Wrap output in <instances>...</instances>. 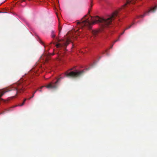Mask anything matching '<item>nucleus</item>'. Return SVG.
Returning <instances> with one entry per match:
<instances>
[{
    "instance_id": "obj_1",
    "label": "nucleus",
    "mask_w": 157,
    "mask_h": 157,
    "mask_svg": "<svg viewBox=\"0 0 157 157\" xmlns=\"http://www.w3.org/2000/svg\"><path fill=\"white\" fill-rule=\"evenodd\" d=\"M117 15L118 12L116 11L111 16L105 18H101L97 16L93 17H91L90 19L89 20L88 18H86V16L84 18V20L82 21V23L78 22L77 24H81L82 26H86L89 29H91L92 25L96 23L98 24L103 28H106L112 24L113 21Z\"/></svg>"
},
{
    "instance_id": "obj_2",
    "label": "nucleus",
    "mask_w": 157,
    "mask_h": 157,
    "mask_svg": "<svg viewBox=\"0 0 157 157\" xmlns=\"http://www.w3.org/2000/svg\"><path fill=\"white\" fill-rule=\"evenodd\" d=\"M25 88L22 84L18 82L11 86L0 90V98L4 94L10 91H13L16 96L17 94L23 93Z\"/></svg>"
},
{
    "instance_id": "obj_3",
    "label": "nucleus",
    "mask_w": 157,
    "mask_h": 157,
    "mask_svg": "<svg viewBox=\"0 0 157 157\" xmlns=\"http://www.w3.org/2000/svg\"><path fill=\"white\" fill-rule=\"evenodd\" d=\"M59 42L57 44L56 46L57 48H63V50L66 49L67 46L69 44L71 40L69 38H67L65 40H60L57 39Z\"/></svg>"
},
{
    "instance_id": "obj_4",
    "label": "nucleus",
    "mask_w": 157,
    "mask_h": 157,
    "mask_svg": "<svg viewBox=\"0 0 157 157\" xmlns=\"http://www.w3.org/2000/svg\"><path fill=\"white\" fill-rule=\"evenodd\" d=\"M85 73L84 70H82L80 71H71L68 73L66 72L65 73L66 76L67 77H71L73 78H78L82 75Z\"/></svg>"
},
{
    "instance_id": "obj_5",
    "label": "nucleus",
    "mask_w": 157,
    "mask_h": 157,
    "mask_svg": "<svg viewBox=\"0 0 157 157\" xmlns=\"http://www.w3.org/2000/svg\"><path fill=\"white\" fill-rule=\"evenodd\" d=\"M62 78H60L57 79L56 81L55 82H51L49 83L48 85L46 86L45 87L49 89H56L58 87V85L57 83L59 81L60 79Z\"/></svg>"
},
{
    "instance_id": "obj_6",
    "label": "nucleus",
    "mask_w": 157,
    "mask_h": 157,
    "mask_svg": "<svg viewBox=\"0 0 157 157\" xmlns=\"http://www.w3.org/2000/svg\"><path fill=\"white\" fill-rule=\"evenodd\" d=\"M157 8V5H156L154 7L151 8L149 10L145 12L144 14L138 16L137 18H143L146 15H148V14L150 12H154Z\"/></svg>"
},
{
    "instance_id": "obj_7",
    "label": "nucleus",
    "mask_w": 157,
    "mask_h": 157,
    "mask_svg": "<svg viewBox=\"0 0 157 157\" xmlns=\"http://www.w3.org/2000/svg\"><path fill=\"white\" fill-rule=\"evenodd\" d=\"M136 0H126V3L125 4L124 6H126L128 4H134L135 3Z\"/></svg>"
},
{
    "instance_id": "obj_8",
    "label": "nucleus",
    "mask_w": 157,
    "mask_h": 157,
    "mask_svg": "<svg viewBox=\"0 0 157 157\" xmlns=\"http://www.w3.org/2000/svg\"><path fill=\"white\" fill-rule=\"evenodd\" d=\"M98 31L93 30L92 31V33L94 37L96 36L98 34Z\"/></svg>"
},
{
    "instance_id": "obj_9",
    "label": "nucleus",
    "mask_w": 157,
    "mask_h": 157,
    "mask_svg": "<svg viewBox=\"0 0 157 157\" xmlns=\"http://www.w3.org/2000/svg\"><path fill=\"white\" fill-rule=\"evenodd\" d=\"M38 89H37L36 91H35L33 94V95H32V96L30 98H29L28 99L29 100L31 98H33V97L34 96V94H35L36 93V91H38Z\"/></svg>"
},
{
    "instance_id": "obj_10",
    "label": "nucleus",
    "mask_w": 157,
    "mask_h": 157,
    "mask_svg": "<svg viewBox=\"0 0 157 157\" xmlns=\"http://www.w3.org/2000/svg\"><path fill=\"white\" fill-rule=\"evenodd\" d=\"M26 100H27V99L26 98L23 101L22 103V104H19V105H18V106H22L24 104Z\"/></svg>"
},
{
    "instance_id": "obj_11",
    "label": "nucleus",
    "mask_w": 157,
    "mask_h": 157,
    "mask_svg": "<svg viewBox=\"0 0 157 157\" xmlns=\"http://www.w3.org/2000/svg\"><path fill=\"white\" fill-rule=\"evenodd\" d=\"M51 36L52 38H54L55 37V35L54 34V32L53 31H52Z\"/></svg>"
},
{
    "instance_id": "obj_12",
    "label": "nucleus",
    "mask_w": 157,
    "mask_h": 157,
    "mask_svg": "<svg viewBox=\"0 0 157 157\" xmlns=\"http://www.w3.org/2000/svg\"><path fill=\"white\" fill-rule=\"evenodd\" d=\"M134 24V23H132V25L128 26V27H126L125 29V30H126L127 29H130L131 26H132V25H133Z\"/></svg>"
},
{
    "instance_id": "obj_13",
    "label": "nucleus",
    "mask_w": 157,
    "mask_h": 157,
    "mask_svg": "<svg viewBox=\"0 0 157 157\" xmlns=\"http://www.w3.org/2000/svg\"><path fill=\"white\" fill-rule=\"evenodd\" d=\"M50 58L49 57H46L45 59V61L46 62H47L49 59Z\"/></svg>"
},
{
    "instance_id": "obj_14",
    "label": "nucleus",
    "mask_w": 157,
    "mask_h": 157,
    "mask_svg": "<svg viewBox=\"0 0 157 157\" xmlns=\"http://www.w3.org/2000/svg\"><path fill=\"white\" fill-rule=\"evenodd\" d=\"M61 29H62V28L59 25V33H60V31H61Z\"/></svg>"
},
{
    "instance_id": "obj_15",
    "label": "nucleus",
    "mask_w": 157,
    "mask_h": 157,
    "mask_svg": "<svg viewBox=\"0 0 157 157\" xmlns=\"http://www.w3.org/2000/svg\"><path fill=\"white\" fill-rule=\"evenodd\" d=\"M119 40V39H118L117 40H115L113 42V44L115 43L116 42H117V41Z\"/></svg>"
},
{
    "instance_id": "obj_16",
    "label": "nucleus",
    "mask_w": 157,
    "mask_h": 157,
    "mask_svg": "<svg viewBox=\"0 0 157 157\" xmlns=\"http://www.w3.org/2000/svg\"><path fill=\"white\" fill-rule=\"evenodd\" d=\"M125 30H124V31L121 33V35H122L123 34L124 32V31Z\"/></svg>"
},
{
    "instance_id": "obj_17",
    "label": "nucleus",
    "mask_w": 157,
    "mask_h": 157,
    "mask_svg": "<svg viewBox=\"0 0 157 157\" xmlns=\"http://www.w3.org/2000/svg\"><path fill=\"white\" fill-rule=\"evenodd\" d=\"M38 90H39L40 92H42V90H41V89L40 90H39L38 89Z\"/></svg>"
},
{
    "instance_id": "obj_18",
    "label": "nucleus",
    "mask_w": 157,
    "mask_h": 157,
    "mask_svg": "<svg viewBox=\"0 0 157 157\" xmlns=\"http://www.w3.org/2000/svg\"><path fill=\"white\" fill-rule=\"evenodd\" d=\"M44 86H43L40 87V88L41 89H42L43 87H44Z\"/></svg>"
},
{
    "instance_id": "obj_19",
    "label": "nucleus",
    "mask_w": 157,
    "mask_h": 157,
    "mask_svg": "<svg viewBox=\"0 0 157 157\" xmlns=\"http://www.w3.org/2000/svg\"><path fill=\"white\" fill-rule=\"evenodd\" d=\"M113 44L111 46V47L110 48H112L113 47Z\"/></svg>"
},
{
    "instance_id": "obj_20",
    "label": "nucleus",
    "mask_w": 157,
    "mask_h": 157,
    "mask_svg": "<svg viewBox=\"0 0 157 157\" xmlns=\"http://www.w3.org/2000/svg\"><path fill=\"white\" fill-rule=\"evenodd\" d=\"M4 112H3L2 113H0V114H3V113H4Z\"/></svg>"
},
{
    "instance_id": "obj_21",
    "label": "nucleus",
    "mask_w": 157,
    "mask_h": 157,
    "mask_svg": "<svg viewBox=\"0 0 157 157\" xmlns=\"http://www.w3.org/2000/svg\"><path fill=\"white\" fill-rule=\"evenodd\" d=\"M22 1V2H25V0H21Z\"/></svg>"
},
{
    "instance_id": "obj_22",
    "label": "nucleus",
    "mask_w": 157,
    "mask_h": 157,
    "mask_svg": "<svg viewBox=\"0 0 157 157\" xmlns=\"http://www.w3.org/2000/svg\"><path fill=\"white\" fill-rule=\"evenodd\" d=\"M6 110V111H9L10 110H9V109H8V110H7V109H6V110Z\"/></svg>"
},
{
    "instance_id": "obj_23",
    "label": "nucleus",
    "mask_w": 157,
    "mask_h": 157,
    "mask_svg": "<svg viewBox=\"0 0 157 157\" xmlns=\"http://www.w3.org/2000/svg\"><path fill=\"white\" fill-rule=\"evenodd\" d=\"M93 37H91V39L92 40H93V38H93Z\"/></svg>"
},
{
    "instance_id": "obj_24",
    "label": "nucleus",
    "mask_w": 157,
    "mask_h": 157,
    "mask_svg": "<svg viewBox=\"0 0 157 157\" xmlns=\"http://www.w3.org/2000/svg\"><path fill=\"white\" fill-rule=\"evenodd\" d=\"M1 97L0 98V99H1Z\"/></svg>"
}]
</instances>
